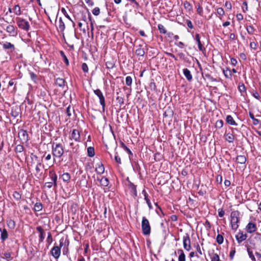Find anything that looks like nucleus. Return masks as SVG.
I'll return each mask as SVG.
<instances>
[{
  "label": "nucleus",
  "instance_id": "1",
  "mask_svg": "<svg viewBox=\"0 0 261 261\" xmlns=\"http://www.w3.org/2000/svg\"><path fill=\"white\" fill-rule=\"evenodd\" d=\"M239 216L240 212L238 211H234L231 213L230 217H231V228L233 230H236L238 227V223L239 222Z\"/></svg>",
  "mask_w": 261,
  "mask_h": 261
},
{
  "label": "nucleus",
  "instance_id": "2",
  "mask_svg": "<svg viewBox=\"0 0 261 261\" xmlns=\"http://www.w3.org/2000/svg\"><path fill=\"white\" fill-rule=\"evenodd\" d=\"M64 153V148L60 143H53L52 145V153L54 156L61 158Z\"/></svg>",
  "mask_w": 261,
  "mask_h": 261
},
{
  "label": "nucleus",
  "instance_id": "3",
  "mask_svg": "<svg viewBox=\"0 0 261 261\" xmlns=\"http://www.w3.org/2000/svg\"><path fill=\"white\" fill-rule=\"evenodd\" d=\"M16 21L17 26L20 29L27 32L30 30V26L29 22L25 19L17 17L16 18Z\"/></svg>",
  "mask_w": 261,
  "mask_h": 261
},
{
  "label": "nucleus",
  "instance_id": "4",
  "mask_svg": "<svg viewBox=\"0 0 261 261\" xmlns=\"http://www.w3.org/2000/svg\"><path fill=\"white\" fill-rule=\"evenodd\" d=\"M142 232L144 235H149L151 231V227L149 221L145 217L142 218L141 223Z\"/></svg>",
  "mask_w": 261,
  "mask_h": 261
},
{
  "label": "nucleus",
  "instance_id": "5",
  "mask_svg": "<svg viewBox=\"0 0 261 261\" xmlns=\"http://www.w3.org/2000/svg\"><path fill=\"white\" fill-rule=\"evenodd\" d=\"M49 174L50 175V178L52 181L46 182L45 183L44 187L50 189L53 187V185H54L55 187L57 186V176L55 173H53L51 172H49Z\"/></svg>",
  "mask_w": 261,
  "mask_h": 261
},
{
  "label": "nucleus",
  "instance_id": "6",
  "mask_svg": "<svg viewBox=\"0 0 261 261\" xmlns=\"http://www.w3.org/2000/svg\"><path fill=\"white\" fill-rule=\"evenodd\" d=\"M94 93L99 98V102H100L101 106H102V111L104 112L105 111V108L106 104H105V97H104V96L103 95L102 93L98 89L94 90Z\"/></svg>",
  "mask_w": 261,
  "mask_h": 261
},
{
  "label": "nucleus",
  "instance_id": "7",
  "mask_svg": "<svg viewBox=\"0 0 261 261\" xmlns=\"http://www.w3.org/2000/svg\"><path fill=\"white\" fill-rule=\"evenodd\" d=\"M6 31L9 33L10 36L16 37L18 34L17 29L13 25H8L6 28Z\"/></svg>",
  "mask_w": 261,
  "mask_h": 261
},
{
  "label": "nucleus",
  "instance_id": "8",
  "mask_svg": "<svg viewBox=\"0 0 261 261\" xmlns=\"http://www.w3.org/2000/svg\"><path fill=\"white\" fill-rule=\"evenodd\" d=\"M18 137L22 143H26L29 140V135L27 130L21 129L18 132Z\"/></svg>",
  "mask_w": 261,
  "mask_h": 261
},
{
  "label": "nucleus",
  "instance_id": "9",
  "mask_svg": "<svg viewBox=\"0 0 261 261\" xmlns=\"http://www.w3.org/2000/svg\"><path fill=\"white\" fill-rule=\"evenodd\" d=\"M183 246L184 249L187 251H190L191 248L190 239L188 234L183 237Z\"/></svg>",
  "mask_w": 261,
  "mask_h": 261
},
{
  "label": "nucleus",
  "instance_id": "10",
  "mask_svg": "<svg viewBox=\"0 0 261 261\" xmlns=\"http://www.w3.org/2000/svg\"><path fill=\"white\" fill-rule=\"evenodd\" d=\"M51 255L55 258H58L61 254V249L58 246H54L50 251Z\"/></svg>",
  "mask_w": 261,
  "mask_h": 261
},
{
  "label": "nucleus",
  "instance_id": "11",
  "mask_svg": "<svg viewBox=\"0 0 261 261\" xmlns=\"http://www.w3.org/2000/svg\"><path fill=\"white\" fill-rule=\"evenodd\" d=\"M70 139L73 140L76 142H79L80 140V134L79 131L75 129H73L70 136Z\"/></svg>",
  "mask_w": 261,
  "mask_h": 261
},
{
  "label": "nucleus",
  "instance_id": "12",
  "mask_svg": "<svg viewBox=\"0 0 261 261\" xmlns=\"http://www.w3.org/2000/svg\"><path fill=\"white\" fill-rule=\"evenodd\" d=\"M2 45L3 49L5 50H10L11 52L13 51L15 49L14 44L7 41L4 42Z\"/></svg>",
  "mask_w": 261,
  "mask_h": 261
},
{
  "label": "nucleus",
  "instance_id": "13",
  "mask_svg": "<svg viewBox=\"0 0 261 261\" xmlns=\"http://www.w3.org/2000/svg\"><path fill=\"white\" fill-rule=\"evenodd\" d=\"M195 40H196V41L197 42V43L198 44V47L199 50L201 51H205V47L203 46V45L201 43L199 34H196L195 35Z\"/></svg>",
  "mask_w": 261,
  "mask_h": 261
},
{
  "label": "nucleus",
  "instance_id": "14",
  "mask_svg": "<svg viewBox=\"0 0 261 261\" xmlns=\"http://www.w3.org/2000/svg\"><path fill=\"white\" fill-rule=\"evenodd\" d=\"M256 229V225L254 223L251 222H249L246 226L247 231L250 233L255 231Z\"/></svg>",
  "mask_w": 261,
  "mask_h": 261
},
{
  "label": "nucleus",
  "instance_id": "15",
  "mask_svg": "<svg viewBox=\"0 0 261 261\" xmlns=\"http://www.w3.org/2000/svg\"><path fill=\"white\" fill-rule=\"evenodd\" d=\"M247 237V234H244L243 232H240L236 236V238L239 243L245 240Z\"/></svg>",
  "mask_w": 261,
  "mask_h": 261
},
{
  "label": "nucleus",
  "instance_id": "16",
  "mask_svg": "<svg viewBox=\"0 0 261 261\" xmlns=\"http://www.w3.org/2000/svg\"><path fill=\"white\" fill-rule=\"evenodd\" d=\"M95 171L98 174H102L105 171L103 165L101 163L97 164L96 165Z\"/></svg>",
  "mask_w": 261,
  "mask_h": 261
},
{
  "label": "nucleus",
  "instance_id": "17",
  "mask_svg": "<svg viewBox=\"0 0 261 261\" xmlns=\"http://www.w3.org/2000/svg\"><path fill=\"white\" fill-rule=\"evenodd\" d=\"M36 229L40 233L39 235V242H42L44 239V232L43 229L41 226H38L36 228Z\"/></svg>",
  "mask_w": 261,
  "mask_h": 261
},
{
  "label": "nucleus",
  "instance_id": "18",
  "mask_svg": "<svg viewBox=\"0 0 261 261\" xmlns=\"http://www.w3.org/2000/svg\"><path fill=\"white\" fill-rule=\"evenodd\" d=\"M1 238L3 241H5L8 238V233L6 229L0 228Z\"/></svg>",
  "mask_w": 261,
  "mask_h": 261
},
{
  "label": "nucleus",
  "instance_id": "19",
  "mask_svg": "<svg viewBox=\"0 0 261 261\" xmlns=\"http://www.w3.org/2000/svg\"><path fill=\"white\" fill-rule=\"evenodd\" d=\"M184 74L187 79L188 81H190L192 79V75L190 71L187 69L185 68L183 70Z\"/></svg>",
  "mask_w": 261,
  "mask_h": 261
},
{
  "label": "nucleus",
  "instance_id": "20",
  "mask_svg": "<svg viewBox=\"0 0 261 261\" xmlns=\"http://www.w3.org/2000/svg\"><path fill=\"white\" fill-rule=\"evenodd\" d=\"M177 252L179 254L178 261H186V255L182 249H178Z\"/></svg>",
  "mask_w": 261,
  "mask_h": 261
},
{
  "label": "nucleus",
  "instance_id": "21",
  "mask_svg": "<svg viewBox=\"0 0 261 261\" xmlns=\"http://www.w3.org/2000/svg\"><path fill=\"white\" fill-rule=\"evenodd\" d=\"M227 123L232 125H237V124L231 115H227L226 118Z\"/></svg>",
  "mask_w": 261,
  "mask_h": 261
},
{
  "label": "nucleus",
  "instance_id": "22",
  "mask_svg": "<svg viewBox=\"0 0 261 261\" xmlns=\"http://www.w3.org/2000/svg\"><path fill=\"white\" fill-rule=\"evenodd\" d=\"M236 161L239 164H244L246 161V158L244 155H238L236 158Z\"/></svg>",
  "mask_w": 261,
  "mask_h": 261
},
{
  "label": "nucleus",
  "instance_id": "23",
  "mask_svg": "<svg viewBox=\"0 0 261 261\" xmlns=\"http://www.w3.org/2000/svg\"><path fill=\"white\" fill-rule=\"evenodd\" d=\"M13 11L16 15H20L21 14V9L20 6L18 5H16L14 6Z\"/></svg>",
  "mask_w": 261,
  "mask_h": 261
},
{
  "label": "nucleus",
  "instance_id": "24",
  "mask_svg": "<svg viewBox=\"0 0 261 261\" xmlns=\"http://www.w3.org/2000/svg\"><path fill=\"white\" fill-rule=\"evenodd\" d=\"M65 81L63 79L57 78L56 80V84L60 87H63L65 86Z\"/></svg>",
  "mask_w": 261,
  "mask_h": 261
},
{
  "label": "nucleus",
  "instance_id": "25",
  "mask_svg": "<svg viewBox=\"0 0 261 261\" xmlns=\"http://www.w3.org/2000/svg\"><path fill=\"white\" fill-rule=\"evenodd\" d=\"M19 114V109L18 108H12L11 114L12 117L16 118L18 116Z\"/></svg>",
  "mask_w": 261,
  "mask_h": 261
},
{
  "label": "nucleus",
  "instance_id": "26",
  "mask_svg": "<svg viewBox=\"0 0 261 261\" xmlns=\"http://www.w3.org/2000/svg\"><path fill=\"white\" fill-rule=\"evenodd\" d=\"M136 55L139 56H143L145 54V51L143 48H142L140 46H138V48L135 51Z\"/></svg>",
  "mask_w": 261,
  "mask_h": 261
},
{
  "label": "nucleus",
  "instance_id": "27",
  "mask_svg": "<svg viewBox=\"0 0 261 261\" xmlns=\"http://www.w3.org/2000/svg\"><path fill=\"white\" fill-rule=\"evenodd\" d=\"M234 139V136L232 134L228 133L225 135V140L229 143L233 142Z\"/></svg>",
  "mask_w": 261,
  "mask_h": 261
},
{
  "label": "nucleus",
  "instance_id": "28",
  "mask_svg": "<svg viewBox=\"0 0 261 261\" xmlns=\"http://www.w3.org/2000/svg\"><path fill=\"white\" fill-rule=\"evenodd\" d=\"M102 186L107 187L109 185V180L107 178L102 177L100 179H98Z\"/></svg>",
  "mask_w": 261,
  "mask_h": 261
},
{
  "label": "nucleus",
  "instance_id": "29",
  "mask_svg": "<svg viewBox=\"0 0 261 261\" xmlns=\"http://www.w3.org/2000/svg\"><path fill=\"white\" fill-rule=\"evenodd\" d=\"M59 28L61 32L63 31L65 29V25L62 18H60L58 22Z\"/></svg>",
  "mask_w": 261,
  "mask_h": 261
},
{
  "label": "nucleus",
  "instance_id": "30",
  "mask_svg": "<svg viewBox=\"0 0 261 261\" xmlns=\"http://www.w3.org/2000/svg\"><path fill=\"white\" fill-rule=\"evenodd\" d=\"M61 178L64 181L68 182L70 179V175L68 173H64L62 175Z\"/></svg>",
  "mask_w": 261,
  "mask_h": 261
},
{
  "label": "nucleus",
  "instance_id": "31",
  "mask_svg": "<svg viewBox=\"0 0 261 261\" xmlns=\"http://www.w3.org/2000/svg\"><path fill=\"white\" fill-rule=\"evenodd\" d=\"M223 73L225 75V76L226 77V78H230L231 77L232 74H231V71L228 69V68H226V69H224L223 70Z\"/></svg>",
  "mask_w": 261,
  "mask_h": 261
},
{
  "label": "nucleus",
  "instance_id": "32",
  "mask_svg": "<svg viewBox=\"0 0 261 261\" xmlns=\"http://www.w3.org/2000/svg\"><path fill=\"white\" fill-rule=\"evenodd\" d=\"M88 155L90 157H93L94 154V148L92 147H89L87 149Z\"/></svg>",
  "mask_w": 261,
  "mask_h": 261
},
{
  "label": "nucleus",
  "instance_id": "33",
  "mask_svg": "<svg viewBox=\"0 0 261 261\" xmlns=\"http://www.w3.org/2000/svg\"><path fill=\"white\" fill-rule=\"evenodd\" d=\"M249 116H250V117L252 119V120L253 121L254 125H256L260 123V120L255 118L254 117V115H253V114L250 113Z\"/></svg>",
  "mask_w": 261,
  "mask_h": 261
},
{
  "label": "nucleus",
  "instance_id": "34",
  "mask_svg": "<svg viewBox=\"0 0 261 261\" xmlns=\"http://www.w3.org/2000/svg\"><path fill=\"white\" fill-rule=\"evenodd\" d=\"M247 252L248 253L249 257L252 261H256L255 256L253 255V252L249 249L247 248Z\"/></svg>",
  "mask_w": 261,
  "mask_h": 261
},
{
  "label": "nucleus",
  "instance_id": "35",
  "mask_svg": "<svg viewBox=\"0 0 261 261\" xmlns=\"http://www.w3.org/2000/svg\"><path fill=\"white\" fill-rule=\"evenodd\" d=\"M216 241L219 244H222L223 242V237L220 234H218L216 238Z\"/></svg>",
  "mask_w": 261,
  "mask_h": 261
},
{
  "label": "nucleus",
  "instance_id": "36",
  "mask_svg": "<svg viewBox=\"0 0 261 261\" xmlns=\"http://www.w3.org/2000/svg\"><path fill=\"white\" fill-rule=\"evenodd\" d=\"M3 258L10 261L11 258V254L10 252H5L3 253Z\"/></svg>",
  "mask_w": 261,
  "mask_h": 261
},
{
  "label": "nucleus",
  "instance_id": "37",
  "mask_svg": "<svg viewBox=\"0 0 261 261\" xmlns=\"http://www.w3.org/2000/svg\"><path fill=\"white\" fill-rule=\"evenodd\" d=\"M158 29L159 30L160 33H161L165 34L167 33V31L163 24H159L158 25Z\"/></svg>",
  "mask_w": 261,
  "mask_h": 261
},
{
  "label": "nucleus",
  "instance_id": "38",
  "mask_svg": "<svg viewBox=\"0 0 261 261\" xmlns=\"http://www.w3.org/2000/svg\"><path fill=\"white\" fill-rule=\"evenodd\" d=\"M196 7L197 8V13L202 15L203 13V8L199 4L196 5Z\"/></svg>",
  "mask_w": 261,
  "mask_h": 261
},
{
  "label": "nucleus",
  "instance_id": "39",
  "mask_svg": "<svg viewBox=\"0 0 261 261\" xmlns=\"http://www.w3.org/2000/svg\"><path fill=\"white\" fill-rule=\"evenodd\" d=\"M116 100L117 102L119 103L120 106L124 103V98L122 96L118 95L116 97Z\"/></svg>",
  "mask_w": 261,
  "mask_h": 261
},
{
  "label": "nucleus",
  "instance_id": "40",
  "mask_svg": "<svg viewBox=\"0 0 261 261\" xmlns=\"http://www.w3.org/2000/svg\"><path fill=\"white\" fill-rule=\"evenodd\" d=\"M246 30L249 34H253L254 32V29L252 25L246 26Z\"/></svg>",
  "mask_w": 261,
  "mask_h": 261
},
{
  "label": "nucleus",
  "instance_id": "41",
  "mask_svg": "<svg viewBox=\"0 0 261 261\" xmlns=\"http://www.w3.org/2000/svg\"><path fill=\"white\" fill-rule=\"evenodd\" d=\"M223 121L222 120H218L216 121L215 126L218 128H221L223 127Z\"/></svg>",
  "mask_w": 261,
  "mask_h": 261
},
{
  "label": "nucleus",
  "instance_id": "42",
  "mask_svg": "<svg viewBox=\"0 0 261 261\" xmlns=\"http://www.w3.org/2000/svg\"><path fill=\"white\" fill-rule=\"evenodd\" d=\"M23 146L21 145H17L15 149V150L16 152H22L23 150Z\"/></svg>",
  "mask_w": 261,
  "mask_h": 261
},
{
  "label": "nucleus",
  "instance_id": "43",
  "mask_svg": "<svg viewBox=\"0 0 261 261\" xmlns=\"http://www.w3.org/2000/svg\"><path fill=\"white\" fill-rule=\"evenodd\" d=\"M42 208V205L41 203H36L34 205V209L36 211H40Z\"/></svg>",
  "mask_w": 261,
  "mask_h": 261
},
{
  "label": "nucleus",
  "instance_id": "44",
  "mask_svg": "<svg viewBox=\"0 0 261 261\" xmlns=\"http://www.w3.org/2000/svg\"><path fill=\"white\" fill-rule=\"evenodd\" d=\"M13 197L16 200H19L21 199V196L19 192L15 191L13 194Z\"/></svg>",
  "mask_w": 261,
  "mask_h": 261
},
{
  "label": "nucleus",
  "instance_id": "45",
  "mask_svg": "<svg viewBox=\"0 0 261 261\" xmlns=\"http://www.w3.org/2000/svg\"><path fill=\"white\" fill-rule=\"evenodd\" d=\"M217 13L220 16H223L225 14V12L222 8H218L217 9Z\"/></svg>",
  "mask_w": 261,
  "mask_h": 261
},
{
  "label": "nucleus",
  "instance_id": "46",
  "mask_svg": "<svg viewBox=\"0 0 261 261\" xmlns=\"http://www.w3.org/2000/svg\"><path fill=\"white\" fill-rule=\"evenodd\" d=\"M211 261H220L219 255L216 253L213 254L211 257Z\"/></svg>",
  "mask_w": 261,
  "mask_h": 261
},
{
  "label": "nucleus",
  "instance_id": "47",
  "mask_svg": "<svg viewBox=\"0 0 261 261\" xmlns=\"http://www.w3.org/2000/svg\"><path fill=\"white\" fill-rule=\"evenodd\" d=\"M125 83L127 86H130L132 85V79L131 76H127L126 77Z\"/></svg>",
  "mask_w": 261,
  "mask_h": 261
},
{
  "label": "nucleus",
  "instance_id": "48",
  "mask_svg": "<svg viewBox=\"0 0 261 261\" xmlns=\"http://www.w3.org/2000/svg\"><path fill=\"white\" fill-rule=\"evenodd\" d=\"M92 13L95 16H97L100 14V9L98 7H95L92 10Z\"/></svg>",
  "mask_w": 261,
  "mask_h": 261
},
{
  "label": "nucleus",
  "instance_id": "49",
  "mask_svg": "<svg viewBox=\"0 0 261 261\" xmlns=\"http://www.w3.org/2000/svg\"><path fill=\"white\" fill-rule=\"evenodd\" d=\"M47 243L50 245L53 242V238L50 232L48 233V236L46 240Z\"/></svg>",
  "mask_w": 261,
  "mask_h": 261
},
{
  "label": "nucleus",
  "instance_id": "50",
  "mask_svg": "<svg viewBox=\"0 0 261 261\" xmlns=\"http://www.w3.org/2000/svg\"><path fill=\"white\" fill-rule=\"evenodd\" d=\"M61 12L64 14V15L65 16V17H66V18H67L69 20H70V21H71L72 22H73V21H72V19H71V18H70V16L68 15V14H67V12H66V10H65V8H62L61 9Z\"/></svg>",
  "mask_w": 261,
  "mask_h": 261
},
{
  "label": "nucleus",
  "instance_id": "51",
  "mask_svg": "<svg viewBox=\"0 0 261 261\" xmlns=\"http://www.w3.org/2000/svg\"><path fill=\"white\" fill-rule=\"evenodd\" d=\"M239 90L241 92H243L246 91V87L243 84H240L239 86Z\"/></svg>",
  "mask_w": 261,
  "mask_h": 261
},
{
  "label": "nucleus",
  "instance_id": "52",
  "mask_svg": "<svg viewBox=\"0 0 261 261\" xmlns=\"http://www.w3.org/2000/svg\"><path fill=\"white\" fill-rule=\"evenodd\" d=\"M204 77H206L207 79L210 80V81L212 82H215L216 81V80L214 79L213 77H212L210 74L206 73L204 74Z\"/></svg>",
  "mask_w": 261,
  "mask_h": 261
},
{
  "label": "nucleus",
  "instance_id": "53",
  "mask_svg": "<svg viewBox=\"0 0 261 261\" xmlns=\"http://www.w3.org/2000/svg\"><path fill=\"white\" fill-rule=\"evenodd\" d=\"M115 160L118 164H121V158L118 155L117 153H115Z\"/></svg>",
  "mask_w": 261,
  "mask_h": 261
},
{
  "label": "nucleus",
  "instance_id": "54",
  "mask_svg": "<svg viewBox=\"0 0 261 261\" xmlns=\"http://www.w3.org/2000/svg\"><path fill=\"white\" fill-rule=\"evenodd\" d=\"M243 11L245 12L248 10L247 3L246 2H243L242 5Z\"/></svg>",
  "mask_w": 261,
  "mask_h": 261
},
{
  "label": "nucleus",
  "instance_id": "55",
  "mask_svg": "<svg viewBox=\"0 0 261 261\" xmlns=\"http://www.w3.org/2000/svg\"><path fill=\"white\" fill-rule=\"evenodd\" d=\"M225 214V212L221 208L218 210V216L220 217H222Z\"/></svg>",
  "mask_w": 261,
  "mask_h": 261
},
{
  "label": "nucleus",
  "instance_id": "56",
  "mask_svg": "<svg viewBox=\"0 0 261 261\" xmlns=\"http://www.w3.org/2000/svg\"><path fill=\"white\" fill-rule=\"evenodd\" d=\"M82 67L83 70L84 72H88V67L86 63H83L82 64Z\"/></svg>",
  "mask_w": 261,
  "mask_h": 261
},
{
  "label": "nucleus",
  "instance_id": "57",
  "mask_svg": "<svg viewBox=\"0 0 261 261\" xmlns=\"http://www.w3.org/2000/svg\"><path fill=\"white\" fill-rule=\"evenodd\" d=\"M149 87L151 90H155L156 89L155 84L154 82H151L150 83Z\"/></svg>",
  "mask_w": 261,
  "mask_h": 261
},
{
  "label": "nucleus",
  "instance_id": "58",
  "mask_svg": "<svg viewBox=\"0 0 261 261\" xmlns=\"http://www.w3.org/2000/svg\"><path fill=\"white\" fill-rule=\"evenodd\" d=\"M184 6H185V8L188 9L189 10H190L192 8V6L190 5V3H189L188 2H185Z\"/></svg>",
  "mask_w": 261,
  "mask_h": 261
},
{
  "label": "nucleus",
  "instance_id": "59",
  "mask_svg": "<svg viewBox=\"0 0 261 261\" xmlns=\"http://www.w3.org/2000/svg\"><path fill=\"white\" fill-rule=\"evenodd\" d=\"M225 6L228 9L231 10V4L229 2H226L225 4Z\"/></svg>",
  "mask_w": 261,
  "mask_h": 261
},
{
  "label": "nucleus",
  "instance_id": "60",
  "mask_svg": "<svg viewBox=\"0 0 261 261\" xmlns=\"http://www.w3.org/2000/svg\"><path fill=\"white\" fill-rule=\"evenodd\" d=\"M31 78L32 80L35 81L37 79V75L34 72L30 73Z\"/></svg>",
  "mask_w": 261,
  "mask_h": 261
},
{
  "label": "nucleus",
  "instance_id": "61",
  "mask_svg": "<svg viewBox=\"0 0 261 261\" xmlns=\"http://www.w3.org/2000/svg\"><path fill=\"white\" fill-rule=\"evenodd\" d=\"M187 24L189 28H190V29L193 28V24H192L191 21H190V20H187Z\"/></svg>",
  "mask_w": 261,
  "mask_h": 261
},
{
  "label": "nucleus",
  "instance_id": "62",
  "mask_svg": "<svg viewBox=\"0 0 261 261\" xmlns=\"http://www.w3.org/2000/svg\"><path fill=\"white\" fill-rule=\"evenodd\" d=\"M85 2L89 6H93L94 5V2L92 0H85Z\"/></svg>",
  "mask_w": 261,
  "mask_h": 261
},
{
  "label": "nucleus",
  "instance_id": "63",
  "mask_svg": "<svg viewBox=\"0 0 261 261\" xmlns=\"http://www.w3.org/2000/svg\"><path fill=\"white\" fill-rule=\"evenodd\" d=\"M41 166V164L40 163H38L37 165H36L35 170L37 173H38L40 171V166Z\"/></svg>",
  "mask_w": 261,
  "mask_h": 261
},
{
  "label": "nucleus",
  "instance_id": "64",
  "mask_svg": "<svg viewBox=\"0 0 261 261\" xmlns=\"http://www.w3.org/2000/svg\"><path fill=\"white\" fill-rule=\"evenodd\" d=\"M236 17H237V19H238V20H239V21H240V20H242V19H243V15H242V14H241V13H239V14H237Z\"/></svg>",
  "mask_w": 261,
  "mask_h": 261
}]
</instances>
